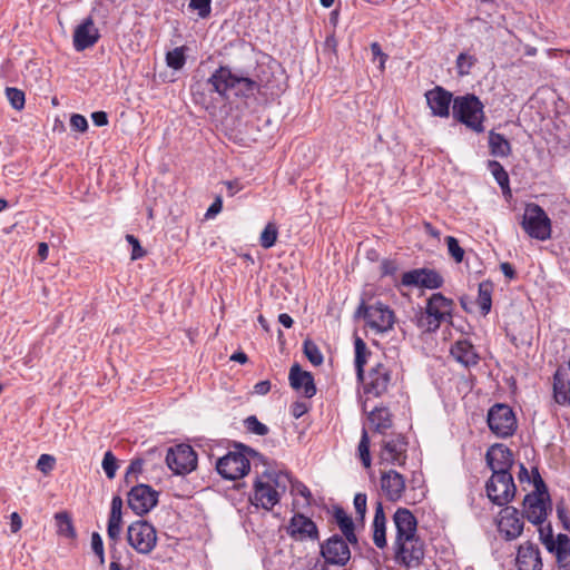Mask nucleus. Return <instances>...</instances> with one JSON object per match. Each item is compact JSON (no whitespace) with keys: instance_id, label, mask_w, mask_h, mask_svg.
I'll return each instance as SVG.
<instances>
[{"instance_id":"obj_59","label":"nucleus","mask_w":570,"mask_h":570,"mask_svg":"<svg viewBox=\"0 0 570 570\" xmlns=\"http://www.w3.org/2000/svg\"><path fill=\"white\" fill-rule=\"evenodd\" d=\"M222 207H223L222 198L220 197H216L214 203L207 209L206 217L207 218L214 217L215 215H217L222 210Z\"/></svg>"},{"instance_id":"obj_28","label":"nucleus","mask_w":570,"mask_h":570,"mask_svg":"<svg viewBox=\"0 0 570 570\" xmlns=\"http://www.w3.org/2000/svg\"><path fill=\"white\" fill-rule=\"evenodd\" d=\"M453 358L465 367L478 364L479 355L474 351V346L466 340L455 342L451 350Z\"/></svg>"},{"instance_id":"obj_38","label":"nucleus","mask_w":570,"mask_h":570,"mask_svg":"<svg viewBox=\"0 0 570 570\" xmlns=\"http://www.w3.org/2000/svg\"><path fill=\"white\" fill-rule=\"evenodd\" d=\"M6 96L10 102V105L17 109V110H21L23 107H24V94L22 90L20 89H17V88H12V87H7L6 88Z\"/></svg>"},{"instance_id":"obj_5","label":"nucleus","mask_w":570,"mask_h":570,"mask_svg":"<svg viewBox=\"0 0 570 570\" xmlns=\"http://www.w3.org/2000/svg\"><path fill=\"white\" fill-rule=\"evenodd\" d=\"M532 473L534 490L524 497V517L533 524H542L551 510L550 495L538 468H532Z\"/></svg>"},{"instance_id":"obj_13","label":"nucleus","mask_w":570,"mask_h":570,"mask_svg":"<svg viewBox=\"0 0 570 570\" xmlns=\"http://www.w3.org/2000/svg\"><path fill=\"white\" fill-rule=\"evenodd\" d=\"M249 469V460L243 451L228 452L216 462L217 472L227 480L243 478Z\"/></svg>"},{"instance_id":"obj_24","label":"nucleus","mask_w":570,"mask_h":570,"mask_svg":"<svg viewBox=\"0 0 570 570\" xmlns=\"http://www.w3.org/2000/svg\"><path fill=\"white\" fill-rule=\"evenodd\" d=\"M381 489L387 500L392 502L400 500L405 490L404 476L394 470L383 472L381 475Z\"/></svg>"},{"instance_id":"obj_39","label":"nucleus","mask_w":570,"mask_h":570,"mask_svg":"<svg viewBox=\"0 0 570 570\" xmlns=\"http://www.w3.org/2000/svg\"><path fill=\"white\" fill-rule=\"evenodd\" d=\"M358 454L360 459L365 468L371 466V455H370V439L366 430H363L361 441L358 443Z\"/></svg>"},{"instance_id":"obj_63","label":"nucleus","mask_w":570,"mask_h":570,"mask_svg":"<svg viewBox=\"0 0 570 570\" xmlns=\"http://www.w3.org/2000/svg\"><path fill=\"white\" fill-rule=\"evenodd\" d=\"M271 390V382L269 381H261L255 384L254 391L257 394L264 395L268 393Z\"/></svg>"},{"instance_id":"obj_3","label":"nucleus","mask_w":570,"mask_h":570,"mask_svg":"<svg viewBox=\"0 0 570 570\" xmlns=\"http://www.w3.org/2000/svg\"><path fill=\"white\" fill-rule=\"evenodd\" d=\"M291 478L282 471H267L254 483L253 501L257 507L271 510L279 502V493L285 492Z\"/></svg>"},{"instance_id":"obj_64","label":"nucleus","mask_w":570,"mask_h":570,"mask_svg":"<svg viewBox=\"0 0 570 570\" xmlns=\"http://www.w3.org/2000/svg\"><path fill=\"white\" fill-rule=\"evenodd\" d=\"M500 269L509 279H513L515 277V271L510 263H501Z\"/></svg>"},{"instance_id":"obj_17","label":"nucleus","mask_w":570,"mask_h":570,"mask_svg":"<svg viewBox=\"0 0 570 570\" xmlns=\"http://www.w3.org/2000/svg\"><path fill=\"white\" fill-rule=\"evenodd\" d=\"M100 39V32L95 26L92 16L85 18L76 28L72 36V45L77 52L94 47Z\"/></svg>"},{"instance_id":"obj_11","label":"nucleus","mask_w":570,"mask_h":570,"mask_svg":"<svg viewBox=\"0 0 570 570\" xmlns=\"http://www.w3.org/2000/svg\"><path fill=\"white\" fill-rule=\"evenodd\" d=\"M485 488L489 499L500 507L508 504L517 490L511 473L492 474Z\"/></svg>"},{"instance_id":"obj_61","label":"nucleus","mask_w":570,"mask_h":570,"mask_svg":"<svg viewBox=\"0 0 570 570\" xmlns=\"http://www.w3.org/2000/svg\"><path fill=\"white\" fill-rule=\"evenodd\" d=\"M518 478L521 483L527 481V482L533 484V473L532 472L530 473L528 471V469L522 463L520 464V471H519Z\"/></svg>"},{"instance_id":"obj_6","label":"nucleus","mask_w":570,"mask_h":570,"mask_svg":"<svg viewBox=\"0 0 570 570\" xmlns=\"http://www.w3.org/2000/svg\"><path fill=\"white\" fill-rule=\"evenodd\" d=\"M453 117L470 129L483 131V104L474 95L459 96L453 100Z\"/></svg>"},{"instance_id":"obj_27","label":"nucleus","mask_w":570,"mask_h":570,"mask_svg":"<svg viewBox=\"0 0 570 570\" xmlns=\"http://www.w3.org/2000/svg\"><path fill=\"white\" fill-rule=\"evenodd\" d=\"M393 521L396 528L395 541L406 540L410 537L416 535L417 522L410 510L399 508L393 515Z\"/></svg>"},{"instance_id":"obj_60","label":"nucleus","mask_w":570,"mask_h":570,"mask_svg":"<svg viewBox=\"0 0 570 570\" xmlns=\"http://www.w3.org/2000/svg\"><path fill=\"white\" fill-rule=\"evenodd\" d=\"M10 527L13 533L18 532L22 527V520L18 512L10 514Z\"/></svg>"},{"instance_id":"obj_15","label":"nucleus","mask_w":570,"mask_h":570,"mask_svg":"<svg viewBox=\"0 0 570 570\" xmlns=\"http://www.w3.org/2000/svg\"><path fill=\"white\" fill-rule=\"evenodd\" d=\"M348 541L338 534H334L321 544V554L325 563L345 566L351 559Z\"/></svg>"},{"instance_id":"obj_51","label":"nucleus","mask_w":570,"mask_h":570,"mask_svg":"<svg viewBox=\"0 0 570 570\" xmlns=\"http://www.w3.org/2000/svg\"><path fill=\"white\" fill-rule=\"evenodd\" d=\"M91 549L94 553L99 557L100 563L102 564L105 562L104 543L98 532L91 534Z\"/></svg>"},{"instance_id":"obj_37","label":"nucleus","mask_w":570,"mask_h":570,"mask_svg":"<svg viewBox=\"0 0 570 570\" xmlns=\"http://www.w3.org/2000/svg\"><path fill=\"white\" fill-rule=\"evenodd\" d=\"M278 230L274 223H268L261 234L259 243L264 248H271L277 240Z\"/></svg>"},{"instance_id":"obj_35","label":"nucleus","mask_w":570,"mask_h":570,"mask_svg":"<svg viewBox=\"0 0 570 570\" xmlns=\"http://www.w3.org/2000/svg\"><path fill=\"white\" fill-rule=\"evenodd\" d=\"M303 347L305 356L313 365L318 366L323 363V354L313 341H304Z\"/></svg>"},{"instance_id":"obj_20","label":"nucleus","mask_w":570,"mask_h":570,"mask_svg":"<svg viewBox=\"0 0 570 570\" xmlns=\"http://www.w3.org/2000/svg\"><path fill=\"white\" fill-rule=\"evenodd\" d=\"M499 531L507 540L517 539L523 531V521L514 507H505L500 511Z\"/></svg>"},{"instance_id":"obj_23","label":"nucleus","mask_w":570,"mask_h":570,"mask_svg":"<svg viewBox=\"0 0 570 570\" xmlns=\"http://www.w3.org/2000/svg\"><path fill=\"white\" fill-rule=\"evenodd\" d=\"M426 102L433 116L449 117L452 94L442 87H435L425 94Z\"/></svg>"},{"instance_id":"obj_54","label":"nucleus","mask_w":570,"mask_h":570,"mask_svg":"<svg viewBox=\"0 0 570 570\" xmlns=\"http://www.w3.org/2000/svg\"><path fill=\"white\" fill-rule=\"evenodd\" d=\"M127 242L132 246L131 259H138L144 256V250L139 240L134 235L126 236Z\"/></svg>"},{"instance_id":"obj_48","label":"nucleus","mask_w":570,"mask_h":570,"mask_svg":"<svg viewBox=\"0 0 570 570\" xmlns=\"http://www.w3.org/2000/svg\"><path fill=\"white\" fill-rule=\"evenodd\" d=\"M189 8L196 10L200 18H206L210 13V0H190Z\"/></svg>"},{"instance_id":"obj_62","label":"nucleus","mask_w":570,"mask_h":570,"mask_svg":"<svg viewBox=\"0 0 570 570\" xmlns=\"http://www.w3.org/2000/svg\"><path fill=\"white\" fill-rule=\"evenodd\" d=\"M374 523H386L383 505L381 502L376 503L375 514H374Z\"/></svg>"},{"instance_id":"obj_43","label":"nucleus","mask_w":570,"mask_h":570,"mask_svg":"<svg viewBox=\"0 0 570 570\" xmlns=\"http://www.w3.org/2000/svg\"><path fill=\"white\" fill-rule=\"evenodd\" d=\"M121 509H122L121 498L118 495L114 497L111 500L108 523L121 524V522H122Z\"/></svg>"},{"instance_id":"obj_31","label":"nucleus","mask_w":570,"mask_h":570,"mask_svg":"<svg viewBox=\"0 0 570 570\" xmlns=\"http://www.w3.org/2000/svg\"><path fill=\"white\" fill-rule=\"evenodd\" d=\"M489 147L491 155L495 157H508L511 154V145L508 139L494 131L489 134Z\"/></svg>"},{"instance_id":"obj_40","label":"nucleus","mask_w":570,"mask_h":570,"mask_svg":"<svg viewBox=\"0 0 570 570\" xmlns=\"http://www.w3.org/2000/svg\"><path fill=\"white\" fill-rule=\"evenodd\" d=\"M489 168L491 169L492 175L494 176L497 183L502 187H508L509 185V176L502 165L495 160L489 161Z\"/></svg>"},{"instance_id":"obj_41","label":"nucleus","mask_w":570,"mask_h":570,"mask_svg":"<svg viewBox=\"0 0 570 570\" xmlns=\"http://www.w3.org/2000/svg\"><path fill=\"white\" fill-rule=\"evenodd\" d=\"M475 62H476V59L473 56L464 53V52L460 53L456 59V68H458L459 75H461V76L469 75L470 69L475 65Z\"/></svg>"},{"instance_id":"obj_29","label":"nucleus","mask_w":570,"mask_h":570,"mask_svg":"<svg viewBox=\"0 0 570 570\" xmlns=\"http://www.w3.org/2000/svg\"><path fill=\"white\" fill-rule=\"evenodd\" d=\"M334 519H335L337 525L340 527L344 538L352 544L356 543L357 538L354 532L355 527H354V522H353L352 518L350 515H347L346 512L342 508L337 507L334 510Z\"/></svg>"},{"instance_id":"obj_44","label":"nucleus","mask_w":570,"mask_h":570,"mask_svg":"<svg viewBox=\"0 0 570 570\" xmlns=\"http://www.w3.org/2000/svg\"><path fill=\"white\" fill-rule=\"evenodd\" d=\"M445 243L448 245V250L451 257L456 262L461 263L464 256V249L459 245V242L453 236H446Z\"/></svg>"},{"instance_id":"obj_18","label":"nucleus","mask_w":570,"mask_h":570,"mask_svg":"<svg viewBox=\"0 0 570 570\" xmlns=\"http://www.w3.org/2000/svg\"><path fill=\"white\" fill-rule=\"evenodd\" d=\"M401 284L403 286H416L435 289L442 286L443 278L438 272L433 269L417 268L405 272L402 275Z\"/></svg>"},{"instance_id":"obj_2","label":"nucleus","mask_w":570,"mask_h":570,"mask_svg":"<svg viewBox=\"0 0 570 570\" xmlns=\"http://www.w3.org/2000/svg\"><path fill=\"white\" fill-rule=\"evenodd\" d=\"M210 91L217 92L220 97L233 94L237 97H249L258 90V83L244 76L232 72L229 67H219L206 81Z\"/></svg>"},{"instance_id":"obj_46","label":"nucleus","mask_w":570,"mask_h":570,"mask_svg":"<svg viewBox=\"0 0 570 570\" xmlns=\"http://www.w3.org/2000/svg\"><path fill=\"white\" fill-rule=\"evenodd\" d=\"M539 537L549 552L554 551V540L551 524H539Z\"/></svg>"},{"instance_id":"obj_1","label":"nucleus","mask_w":570,"mask_h":570,"mask_svg":"<svg viewBox=\"0 0 570 570\" xmlns=\"http://www.w3.org/2000/svg\"><path fill=\"white\" fill-rule=\"evenodd\" d=\"M354 347L356 376L357 380L363 383L364 393L376 397L385 394L392 383L391 368L387 364L377 362L372 365L367 374H365L364 365L366 363V354L368 353L366 344L361 337H356Z\"/></svg>"},{"instance_id":"obj_33","label":"nucleus","mask_w":570,"mask_h":570,"mask_svg":"<svg viewBox=\"0 0 570 570\" xmlns=\"http://www.w3.org/2000/svg\"><path fill=\"white\" fill-rule=\"evenodd\" d=\"M57 523V532L59 535L73 539L76 537V530L72 524V520L67 512H58L55 515Z\"/></svg>"},{"instance_id":"obj_45","label":"nucleus","mask_w":570,"mask_h":570,"mask_svg":"<svg viewBox=\"0 0 570 570\" xmlns=\"http://www.w3.org/2000/svg\"><path fill=\"white\" fill-rule=\"evenodd\" d=\"M102 469L108 479H114L118 469L117 459L111 451H107L102 459Z\"/></svg>"},{"instance_id":"obj_32","label":"nucleus","mask_w":570,"mask_h":570,"mask_svg":"<svg viewBox=\"0 0 570 570\" xmlns=\"http://www.w3.org/2000/svg\"><path fill=\"white\" fill-rule=\"evenodd\" d=\"M492 291H493V285L491 282L485 281V282L480 283L476 303L480 307L482 315H487L491 309Z\"/></svg>"},{"instance_id":"obj_14","label":"nucleus","mask_w":570,"mask_h":570,"mask_svg":"<svg viewBox=\"0 0 570 570\" xmlns=\"http://www.w3.org/2000/svg\"><path fill=\"white\" fill-rule=\"evenodd\" d=\"M424 557V543L416 535L395 541V560L407 568L417 567Z\"/></svg>"},{"instance_id":"obj_7","label":"nucleus","mask_w":570,"mask_h":570,"mask_svg":"<svg viewBox=\"0 0 570 570\" xmlns=\"http://www.w3.org/2000/svg\"><path fill=\"white\" fill-rule=\"evenodd\" d=\"M521 226L532 238L547 240L551 237V220L537 204H528L524 208Z\"/></svg>"},{"instance_id":"obj_25","label":"nucleus","mask_w":570,"mask_h":570,"mask_svg":"<svg viewBox=\"0 0 570 570\" xmlns=\"http://www.w3.org/2000/svg\"><path fill=\"white\" fill-rule=\"evenodd\" d=\"M289 384L295 391H302L304 396L311 399L316 394L314 377L309 372L302 371L298 364H294L289 370Z\"/></svg>"},{"instance_id":"obj_55","label":"nucleus","mask_w":570,"mask_h":570,"mask_svg":"<svg viewBox=\"0 0 570 570\" xmlns=\"http://www.w3.org/2000/svg\"><path fill=\"white\" fill-rule=\"evenodd\" d=\"M107 533L108 538L116 543L120 539L121 524L108 523Z\"/></svg>"},{"instance_id":"obj_57","label":"nucleus","mask_w":570,"mask_h":570,"mask_svg":"<svg viewBox=\"0 0 570 570\" xmlns=\"http://www.w3.org/2000/svg\"><path fill=\"white\" fill-rule=\"evenodd\" d=\"M371 51L374 58H383V61L380 63V69L384 70V65L387 59V56L382 51L381 46L377 42H373L371 45Z\"/></svg>"},{"instance_id":"obj_42","label":"nucleus","mask_w":570,"mask_h":570,"mask_svg":"<svg viewBox=\"0 0 570 570\" xmlns=\"http://www.w3.org/2000/svg\"><path fill=\"white\" fill-rule=\"evenodd\" d=\"M244 424H245V428L250 433H254L256 435L263 436V435H266L269 432V429L267 428V425H265L262 422H259L255 415L248 416L244 421Z\"/></svg>"},{"instance_id":"obj_30","label":"nucleus","mask_w":570,"mask_h":570,"mask_svg":"<svg viewBox=\"0 0 570 570\" xmlns=\"http://www.w3.org/2000/svg\"><path fill=\"white\" fill-rule=\"evenodd\" d=\"M368 421L374 431L380 434H384L392 426L390 411L385 407L374 409L368 415Z\"/></svg>"},{"instance_id":"obj_53","label":"nucleus","mask_w":570,"mask_h":570,"mask_svg":"<svg viewBox=\"0 0 570 570\" xmlns=\"http://www.w3.org/2000/svg\"><path fill=\"white\" fill-rule=\"evenodd\" d=\"M70 126L73 129L83 132L88 128V122L83 116H81L79 114H73L70 118Z\"/></svg>"},{"instance_id":"obj_47","label":"nucleus","mask_w":570,"mask_h":570,"mask_svg":"<svg viewBox=\"0 0 570 570\" xmlns=\"http://www.w3.org/2000/svg\"><path fill=\"white\" fill-rule=\"evenodd\" d=\"M386 523L373 522V541L380 549L386 546Z\"/></svg>"},{"instance_id":"obj_8","label":"nucleus","mask_w":570,"mask_h":570,"mask_svg":"<svg viewBox=\"0 0 570 570\" xmlns=\"http://www.w3.org/2000/svg\"><path fill=\"white\" fill-rule=\"evenodd\" d=\"M487 422L490 431L502 439L513 435L518 426L513 410L503 403H497L489 409Z\"/></svg>"},{"instance_id":"obj_21","label":"nucleus","mask_w":570,"mask_h":570,"mask_svg":"<svg viewBox=\"0 0 570 570\" xmlns=\"http://www.w3.org/2000/svg\"><path fill=\"white\" fill-rule=\"evenodd\" d=\"M381 460L383 462L403 465L406 460V442L401 435L383 441Z\"/></svg>"},{"instance_id":"obj_16","label":"nucleus","mask_w":570,"mask_h":570,"mask_svg":"<svg viewBox=\"0 0 570 570\" xmlns=\"http://www.w3.org/2000/svg\"><path fill=\"white\" fill-rule=\"evenodd\" d=\"M158 502V492L147 484H138L128 493V505L137 514L148 513Z\"/></svg>"},{"instance_id":"obj_22","label":"nucleus","mask_w":570,"mask_h":570,"mask_svg":"<svg viewBox=\"0 0 570 570\" xmlns=\"http://www.w3.org/2000/svg\"><path fill=\"white\" fill-rule=\"evenodd\" d=\"M287 532L296 540H317L318 530L316 524L307 517L296 513L289 521Z\"/></svg>"},{"instance_id":"obj_50","label":"nucleus","mask_w":570,"mask_h":570,"mask_svg":"<svg viewBox=\"0 0 570 570\" xmlns=\"http://www.w3.org/2000/svg\"><path fill=\"white\" fill-rule=\"evenodd\" d=\"M144 460L140 458L134 459L127 468L125 480L127 483L132 482V478L142 471Z\"/></svg>"},{"instance_id":"obj_4","label":"nucleus","mask_w":570,"mask_h":570,"mask_svg":"<svg viewBox=\"0 0 570 570\" xmlns=\"http://www.w3.org/2000/svg\"><path fill=\"white\" fill-rule=\"evenodd\" d=\"M454 303L441 293H434L428 299L425 309L415 315V323L423 332H435L443 322L452 318Z\"/></svg>"},{"instance_id":"obj_52","label":"nucleus","mask_w":570,"mask_h":570,"mask_svg":"<svg viewBox=\"0 0 570 570\" xmlns=\"http://www.w3.org/2000/svg\"><path fill=\"white\" fill-rule=\"evenodd\" d=\"M354 508L361 519H364L366 513V495L364 493H357L354 497Z\"/></svg>"},{"instance_id":"obj_9","label":"nucleus","mask_w":570,"mask_h":570,"mask_svg":"<svg viewBox=\"0 0 570 570\" xmlns=\"http://www.w3.org/2000/svg\"><path fill=\"white\" fill-rule=\"evenodd\" d=\"M127 540L138 553H150L157 543V532L153 524L145 520L132 522L127 529Z\"/></svg>"},{"instance_id":"obj_36","label":"nucleus","mask_w":570,"mask_h":570,"mask_svg":"<svg viewBox=\"0 0 570 570\" xmlns=\"http://www.w3.org/2000/svg\"><path fill=\"white\" fill-rule=\"evenodd\" d=\"M557 560L561 562L570 554V539L567 534H558L554 541V551Z\"/></svg>"},{"instance_id":"obj_12","label":"nucleus","mask_w":570,"mask_h":570,"mask_svg":"<svg viewBox=\"0 0 570 570\" xmlns=\"http://www.w3.org/2000/svg\"><path fill=\"white\" fill-rule=\"evenodd\" d=\"M166 463L175 474L184 475L196 469L197 455L190 445L183 443L168 449Z\"/></svg>"},{"instance_id":"obj_49","label":"nucleus","mask_w":570,"mask_h":570,"mask_svg":"<svg viewBox=\"0 0 570 570\" xmlns=\"http://www.w3.org/2000/svg\"><path fill=\"white\" fill-rule=\"evenodd\" d=\"M56 459L50 454H41L37 462V469L45 474L53 470Z\"/></svg>"},{"instance_id":"obj_56","label":"nucleus","mask_w":570,"mask_h":570,"mask_svg":"<svg viewBox=\"0 0 570 570\" xmlns=\"http://www.w3.org/2000/svg\"><path fill=\"white\" fill-rule=\"evenodd\" d=\"M307 410L308 407L304 402H295L291 406V413L296 419L303 416Z\"/></svg>"},{"instance_id":"obj_19","label":"nucleus","mask_w":570,"mask_h":570,"mask_svg":"<svg viewBox=\"0 0 570 570\" xmlns=\"http://www.w3.org/2000/svg\"><path fill=\"white\" fill-rule=\"evenodd\" d=\"M485 459L492 474L510 473L513 464V454L508 446L503 444L492 445L487 451Z\"/></svg>"},{"instance_id":"obj_10","label":"nucleus","mask_w":570,"mask_h":570,"mask_svg":"<svg viewBox=\"0 0 570 570\" xmlns=\"http://www.w3.org/2000/svg\"><path fill=\"white\" fill-rule=\"evenodd\" d=\"M356 317H363L366 324L376 332L384 333L393 327L394 312L382 303L365 305L362 303L355 313Z\"/></svg>"},{"instance_id":"obj_26","label":"nucleus","mask_w":570,"mask_h":570,"mask_svg":"<svg viewBox=\"0 0 570 570\" xmlns=\"http://www.w3.org/2000/svg\"><path fill=\"white\" fill-rule=\"evenodd\" d=\"M517 566L519 570H542L539 548L532 542H524L518 549Z\"/></svg>"},{"instance_id":"obj_58","label":"nucleus","mask_w":570,"mask_h":570,"mask_svg":"<svg viewBox=\"0 0 570 570\" xmlns=\"http://www.w3.org/2000/svg\"><path fill=\"white\" fill-rule=\"evenodd\" d=\"M94 124L98 127L106 126L108 124V116L105 111H95L91 114Z\"/></svg>"},{"instance_id":"obj_34","label":"nucleus","mask_w":570,"mask_h":570,"mask_svg":"<svg viewBox=\"0 0 570 570\" xmlns=\"http://www.w3.org/2000/svg\"><path fill=\"white\" fill-rule=\"evenodd\" d=\"M167 66L175 70H180L186 62L185 47H177L166 53Z\"/></svg>"}]
</instances>
